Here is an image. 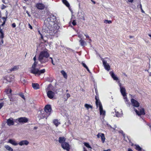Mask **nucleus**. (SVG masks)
Returning <instances> with one entry per match:
<instances>
[{
  "label": "nucleus",
  "mask_w": 151,
  "mask_h": 151,
  "mask_svg": "<svg viewBox=\"0 0 151 151\" xmlns=\"http://www.w3.org/2000/svg\"><path fill=\"white\" fill-rule=\"evenodd\" d=\"M36 7L39 9L42 10L45 8V6L42 3H38L36 4Z\"/></svg>",
  "instance_id": "9d476101"
},
{
  "label": "nucleus",
  "mask_w": 151,
  "mask_h": 151,
  "mask_svg": "<svg viewBox=\"0 0 151 151\" xmlns=\"http://www.w3.org/2000/svg\"><path fill=\"white\" fill-rule=\"evenodd\" d=\"M110 74L114 80L116 81L118 80V78L114 74L113 71H111L110 72Z\"/></svg>",
  "instance_id": "5701e85b"
},
{
  "label": "nucleus",
  "mask_w": 151,
  "mask_h": 151,
  "mask_svg": "<svg viewBox=\"0 0 151 151\" xmlns=\"http://www.w3.org/2000/svg\"><path fill=\"white\" fill-rule=\"evenodd\" d=\"M82 65L85 68H86V69L87 70L89 73H90V71L89 70V69L88 68V67L87 66V65H86V64L83 63V62H82Z\"/></svg>",
  "instance_id": "f704fd0d"
},
{
  "label": "nucleus",
  "mask_w": 151,
  "mask_h": 151,
  "mask_svg": "<svg viewBox=\"0 0 151 151\" xmlns=\"http://www.w3.org/2000/svg\"><path fill=\"white\" fill-rule=\"evenodd\" d=\"M96 136L98 138H99L101 137L102 142L103 143L104 142L105 138V137L104 134V133H99L96 135Z\"/></svg>",
  "instance_id": "1a4fd4ad"
},
{
  "label": "nucleus",
  "mask_w": 151,
  "mask_h": 151,
  "mask_svg": "<svg viewBox=\"0 0 151 151\" xmlns=\"http://www.w3.org/2000/svg\"><path fill=\"white\" fill-rule=\"evenodd\" d=\"M4 105V104L3 103H0V109H1Z\"/></svg>",
  "instance_id": "49530a36"
},
{
  "label": "nucleus",
  "mask_w": 151,
  "mask_h": 151,
  "mask_svg": "<svg viewBox=\"0 0 151 151\" xmlns=\"http://www.w3.org/2000/svg\"><path fill=\"white\" fill-rule=\"evenodd\" d=\"M3 32H4L3 31L2 29H1V27H0V33H1Z\"/></svg>",
  "instance_id": "6e6d98bb"
},
{
  "label": "nucleus",
  "mask_w": 151,
  "mask_h": 151,
  "mask_svg": "<svg viewBox=\"0 0 151 151\" xmlns=\"http://www.w3.org/2000/svg\"><path fill=\"white\" fill-rule=\"evenodd\" d=\"M84 35L86 37V38H88V39L89 38V37L88 35L84 34Z\"/></svg>",
  "instance_id": "5fc2aeb1"
},
{
  "label": "nucleus",
  "mask_w": 151,
  "mask_h": 151,
  "mask_svg": "<svg viewBox=\"0 0 151 151\" xmlns=\"http://www.w3.org/2000/svg\"><path fill=\"white\" fill-rule=\"evenodd\" d=\"M131 102L132 105L134 107H138L139 106V102L134 99H131Z\"/></svg>",
  "instance_id": "0eeeda50"
},
{
  "label": "nucleus",
  "mask_w": 151,
  "mask_h": 151,
  "mask_svg": "<svg viewBox=\"0 0 151 151\" xmlns=\"http://www.w3.org/2000/svg\"><path fill=\"white\" fill-rule=\"evenodd\" d=\"M129 37L130 38H133V37L132 36H129Z\"/></svg>",
  "instance_id": "0e129e2a"
},
{
  "label": "nucleus",
  "mask_w": 151,
  "mask_h": 151,
  "mask_svg": "<svg viewBox=\"0 0 151 151\" xmlns=\"http://www.w3.org/2000/svg\"><path fill=\"white\" fill-rule=\"evenodd\" d=\"M32 86L33 88L35 90L40 88V86L37 83H32Z\"/></svg>",
  "instance_id": "412c9836"
},
{
  "label": "nucleus",
  "mask_w": 151,
  "mask_h": 151,
  "mask_svg": "<svg viewBox=\"0 0 151 151\" xmlns=\"http://www.w3.org/2000/svg\"><path fill=\"white\" fill-rule=\"evenodd\" d=\"M119 86L120 92L123 96H126V90L124 87H122L121 86V84L120 83H119Z\"/></svg>",
  "instance_id": "9b49d317"
},
{
  "label": "nucleus",
  "mask_w": 151,
  "mask_h": 151,
  "mask_svg": "<svg viewBox=\"0 0 151 151\" xmlns=\"http://www.w3.org/2000/svg\"><path fill=\"white\" fill-rule=\"evenodd\" d=\"M33 60H34V62L32 65V66L31 68H32L35 67H37L38 63V61L37 60L36 55H35V56L33 58Z\"/></svg>",
  "instance_id": "dca6fc26"
},
{
  "label": "nucleus",
  "mask_w": 151,
  "mask_h": 151,
  "mask_svg": "<svg viewBox=\"0 0 151 151\" xmlns=\"http://www.w3.org/2000/svg\"><path fill=\"white\" fill-rule=\"evenodd\" d=\"M63 75V77L65 79L67 78V75L66 73L63 70H62L60 72Z\"/></svg>",
  "instance_id": "7c9ffc66"
},
{
  "label": "nucleus",
  "mask_w": 151,
  "mask_h": 151,
  "mask_svg": "<svg viewBox=\"0 0 151 151\" xmlns=\"http://www.w3.org/2000/svg\"><path fill=\"white\" fill-rule=\"evenodd\" d=\"M66 96L67 99L68 98L70 97V95L69 93H67L66 94Z\"/></svg>",
  "instance_id": "8fccbe9b"
},
{
  "label": "nucleus",
  "mask_w": 151,
  "mask_h": 151,
  "mask_svg": "<svg viewBox=\"0 0 151 151\" xmlns=\"http://www.w3.org/2000/svg\"><path fill=\"white\" fill-rule=\"evenodd\" d=\"M2 18L3 19H4V22L3 23L1 24L2 26H3L5 24L6 21V18H5V17H2Z\"/></svg>",
  "instance_id": "ea45409f"
},
{
  "label": "nucleus",
  "mask_w": 151,
  "mask_h": 151,
  "mask_svg": "<svg viewBox=\"0 0 151 151\" xmlns=\"http://www.w3.org/2000/svg\"><path fill=\"white\" fill-rule=\"evenodd\" d=\"M141 9V11L143 13L144 12V11L143 10L142 8V9Z\"/></svg>",
  "instance_id": "052dcab7"
},
{
  "label": "nucleus",
  "mask_w": 151,
  "mask_h": 151,
  "mask_svg": "<svg viewBox=\"0 0 151 151\" xmlns=\"http://www.w3.org/2000/svg\"><path fill=\"white\" fill-rule=\"evenodd\" d=\"M29 28H30V29H32V27L29 24Z\"/></svg>",
  "instance_id": "4d7b16f0"
},
{
  "label": "nucleus",
  "mask_w": 151,
  "mask_h": 151,
  "mask_svg": "<svg viewBox=\"0 0 151 151\" xmlns=\"http://www.w3.org/2000/svg\"><path fill=\"white\" fill-rule=\"evenodd\" d=\"M110 151V149H108L107 150H104L103 151Z\"/></svg>",
  "instance_id": "e2e57ef3"
},
{
  "label": "nucleus",
  "mask_w": 151,
  "mask_h": 151,
  "mask_svg": "<svg viewBox=\"0 0 151 151\" xmlns=\"http://www.w3.org/2000/svg\"><path fill=\"white\" fill-rule=\"evenodd\" d=\"M4 80L5 81V82L6 83H8V82H10L12 81V78L11 77V76H6L3 77Z\"/></svg>",
  "instance_id": "f8f14e48"
},
{
  "label": "nucleus",
  "mask_w": 151,
  "mask_h": 151,
  "mask_svg": "<svg viewBox=\"0 0 151 151\" xmlns=\"http://www.w3.org/2000/svg\"><path fill=\"white\" fill-rule=\"evenodd\" d=\"M137 7L140 8V9H142V5L140 3L139 5L137 6Z\"/></svg>",
  "instance_id": "3c124183"
},
{
  "label": "nucleus",
  "mask_w": 151,
  "mask_h": 151,
  "mask_svg": "<svg viewBox=\"0 0 151 151\" xmlns=\"http://www.w3.org/2000/svg\"><path fill=\"white\" fill-rule=\"evenodd\" d=\"M100 113L101 115L105 116V112L103 110L102 106H100L99 108Z\"/></svg>",
  "instance_id": "393cba45"
},
{
  "label": "nucleus",
  "mask_w": 151,
  "mask_h": 151,
  "mask_svg": "<svg viewBox=\"0 0 151 151\" xmlns=\"http://www.w3.org/2000/svg\"><path fill=\"white\" fill-rule=\"evenodd\" d=\"M96 94L95 98V100H96V104L97 107H98V106H99V108L100 106H102L101 104L99 99L98 95V94L97 92L96 91Z\"/></svg>",
  "instance_id": "423d86ee"
},
{
  "label": "nucleus",
  "mask_w": 151,
  "mask_h": 151,
  "mask_svg": "<svg viewBox=\"0 0 151 151\" xmlns=\"http://www.w3.org/2000/svg\"><path fill=\"white\" fill-rule=\"evenodd\" d=\"M41 38L42 40L41 42L42 43H44L46 42L47 41V37L46 36L43 37L42 34H41Z\"/></svg>",
  "instance_id": "4be33fe9"
},
{
  "label": "nucleus",
  "mask_w": 151,
  "mask_h": 151,
  "mask_svg": "<svg viewBox=\"0 0 151 151\" xmlns=\"http://www.w3.org/2000/svg\"><path fill=\"white\" fill-rule=\"evenodd\" d=\"M84 150L83 151H87V150H86V149H85V147L84 148Z\"/></svg>",
  "instance_id": "69168bd1"
},
{
  "label": "nucleus",
  "mask_w": 151,
  "mask_h": 151,
  "mask_svg": "<svg viewBox=\"0 0 151 151\" xmlns=\"http://www.w3.org/2000/svg\"><path fill=\"white\" fill-rule=\"evenodd\" d=\"M128 151H133L130 148H129L128 149Z\"/></svg>",
  "instance_id": "13d9d810"
},
{
  "label": "nucleus",
  "mask_w": 151,
  "mask_h": 151,
  "mask_svg": "<svg viewBox=\"0 0 151 151\" xmlns=\"http://www.w3.org/2000/svg\"><path fill=\"white\" fill-rule=\"evenodd\" d=\"M127 138L128 139L129 143H131V146H133L134 145V144L131 142V140L129 138V137L128 136L127 137Z\"/></svg>",
  "instance_id": "a19ab883"
},
{
  "label": "nucleus",
  "mask_w": 151,
  "mask_h": 151,
  "mask_svg": "<svg viewBox=\"0 0 151 151\" xmlns=\"http://www.w3.org/2000/svg\"><path fill=\"white\" fill-rule=\"evenodd\" d=\"M116 116L118 117H119L120 116L121 114H120L118 112H116Z\"/></svg>",
  "instance_id": "79ce46f5"
},
{
  "label": "nucleus",
  "mask_w": 151,
  "mask_h": 151,
  "mask_svg": "<svg viewBox=\"0 0 151 151\" xmlns=\"http://www.w3.org/2000/svg\"><path fill=\"white\" fill-rule=\"evenodd\" d=\"M45 71L46 70L45 69L40 70L39 69L37 68V67H35L31 68L30 73L36 76H40L41 74L44 73Z\"/></svg>",
  "instance_id": "7ed1b4c3"
},
{
  "label": "nucleus",
  "mask_w": 151,
  "mask_h": 151,
  "mask_svg": "<svg viewBox=\"0 0 151 151\" xmlns=\"http://www.w3.org/2000/svg\"><path fill=\"white\" fill-rule=\"evenodd\" d=\"M124 97V99L125 100L127 99V95H126V96H123Z\"/></svg>",
  "instance_id": "864d4df0"
},
{
  "label": "nucleus",
  "mask_w": 151,
  "mask_h": 151,
  "mask_svg": "<svg viewBox=\"0 0 151 151\" xmlns=\"http://www.w3.org/2000/svg\"><path fill=\"white\" fill-rule=\"evenodd\" d=\"M6 8V6L4 4H2L1 7V9H4Z\"/></svg>",
  "instance_id": "a18cd8bd"
},
{
  "label": "nucleus",
  "mask_w": 151,
  "mask_h": 151,
  "mask_svg": "<svg viewBox=\"0 0 151 151\" xmlns=\"http://www.w3.org/2000/svg\"><path fill=\"white\" fill-rule=\"evenodd\" d=\"M49 115H48L47 113L44 111L41 112V116L42 118H46L47 119Z\"/></svg>",
  "instance_id": "a211bd4d"
},
{
  "label": "nucleus",
  "mask_w": 151,
  "mask_h": 151,
  "mask_svg": "<svg viewBox=\"0 0 151 151\" xmlns=\"http://www.w3.org/2000/svg\"><path fill=\"white\" fill-rule=\"evenodd\" d=\"M104 23L106 24H111L112 23L111 20H105L104 21Z\"/></svg>",
  "instance_id": "4c0bfd02"
},
{
  "label": "nucleus",
  "mask_w": 151,
  "mask_h": 151,
  "mask_svg": "<svg viewBox=\"0 0 151 151\" xmlns=\"http://www.w3.org/2000/svg\"><path fill=\"white\" fill-rule=\"evenodd\" d=\"M133 0H128V1L130 2H132L133 1Z\"/></svg>",
  "instance_id": "680f3d73"
},
{
  "label": "nucleus",
  "mask_w": 151,
  "mask_h": 151,
  "mask_svg": "<svg viewBox=\"0 0 151 151\" xmlns=\"http://www.w3.org/2000/svg\"><path fill=\"white\" fill-rule=\"evenodd\" d=\"M134 146H135V149L138 151H141L142 148L138 145L135 144Z\"/></svg>",
  "instance_id": "c756f323"
},
{
  "label": "nucleus",
  "mask_w": 151,
  "mask_h": 151,
  "mask_svg": "<svg viewBox=\"0 0 151 151\" xmlns=\"http://www.w3.org/2000/svg\"><path fill=\"white\" fill-rule=\"evenodd\" d=\"M84 145L88 148H91V147L90 145L88 143H87L86 142L84 143Z\"/></svg>",
  "instance_id": "c9c22d12"
},
{
  "label": "nucleus",
  "mask_w": 151,
  "mask_h": 151,
  "mask_svg": "<svg viewBox=\"0 0 151 151\" xmlns=\"http://www.w3.org/2000/svg\"><path fill=\"white\" fill-rule=\"evenodd\" d=\"M12 27L14 28L16 26V24L15 23H14L12 24Z\"/></svg>",
  "instance_id": "de8ad7c7"
},
{
  "label": "nucleus",
  "mask_w": 151,
  "mask_h": 151,
  "mask_svg": "<svg viewBox=\"0 0 151 151\" xmlns=\"http://www.w3.org/2000/svg\"><path fill=\"white\" fill-rule=\"evenodd\" d=\"M66 138L64 137H61L59 138L58 141L61 145L65 142Z\"/></svg>",
  "instance_id": "aec40b11"
},
{
  "label": "nucleus",
  "mask_w": 151,
  "mask_h": 151,
  "mask_svg": "<svg viewBox=\"0 0 151 151\" xmlns=\"http://www.w3.org/2000/svg\"><path fill=\"white\" fill-rule=\"evenodd\" d=\"M19 65H15L13 67V68H12L10 70V71L11 72L14 71L16 70H17L19 69Z\"/></svg>",
  "instance_id": "c85d7f7f"
},
{
  "label": "nucleus",
  "mask_w": 151,
  "mask_h": 151,
  "mask_svg": "<svg viewBox=\"0 0 151 151\" xmlns=\"http://www.w3.org/2000/svg\"><path fill=\"white\" fill-rule=\"evenodd\" d=\"M72 24L73 26H75L76 24V20H73L72 22Z\"/></svg>",
  "instance_id": "37998d69"
},
{
  "label": "nucleus",
  "mask_w": 151,
  "mask_h": 151,
  "mask_svg": "<svg viewBox=\"0 0 151 151\" xmlns=\"http://www.w3.org/2000/svg\"><path fill=\"white\" fill-rule=\"evenodd\" d=\"M89 41H90V42H91V39L89 38Z\"/></svg>",
  "instance_id": "338daca9"
},
{
  "label": "nucleus",
  "mask_w": 151,
  "mask_h": 151,
  "mask_svg": "<svg viewBox=\"0 0 151 151\" xmlns=\"http://www.w3.org/2000/svg\"><path fill=\"white\" fill-rule=\"evenodd\" d=\"M51 110L52 108L50 105H47L45 107L44 111L47 113L48 115H50Z\"/></svg>",
  "instance_id": "39448f33"
},
{
  "label": "nucleus",
  "mask_w": 151,
  "mask_h": 151,
  "mask_svg": "<svg viewBox=\"0 0 151 151\" xmlns=\"http://www.w3.org/2000/svg\"><path fill=\"white\" fill-rule=\"evenodd\" d=\"M55 93L51 91H49L47 93V95L48 97L50 99H52L54 97Z\"/></svg>",
  "instance_id": "ddd939ff"
},
{
  "label": "nucleus",
  "mask_w": 151,
  "mask_h": 151,
  "mask_svg": "<svg viewBox=\"0 0 151 151\" xmlns=\"http://www.w3.org/2000/svg\"><path fill=\"white\" fill-rule=\"evenodd\" d=\"M85 107L88 110L90 108H91V109H92L93 106L90 105L86 104H85Z\"/></svg>",
  "instance_id": "2f4dec72"
},
{
  "label": "nucleus",
  "mask_w": 151,
  "mask_h": 151,
  "mask_svg": "<svg viewBox=\"0 0 151 151\" xmlns=\"http://www.w3.org/2000/svg\"><path fill=\"white\" fill-rule=\"evenodd\" d=\"M29 143V142L25 140L21 141L18 143V144L20 146H22L24 145H27Z\"/></svg>",
  "instance_id": "f3484780"
},
{
  "label": "nucleus",
  "mask_w": 151,
  "mask_h": 151,
  "mask_svg": "<svg viewBox=\"0 0 151 151\" xmlns=\"http://www.w3.org/2000/svg\"><path fill=\"white\" fill-rule=\"evenodd\" d=\"M38 32H39V33L41 35V34H42L40 32V31H38Z\"/></svg>",
  "instance_id": "774afa93"
},
{
  "label": "nucleus",
  "mask_w": 151,
  "mask_h": 151,
  "mask_svg": "<svg viewBox=\"0 0 151 151\" xmlns=\"http://www.w3.org/2000/svg\"><path fill=\"white\" fill-rule=\"evenodd\" d=\"M56 20V16L53 15H51L44 21V23L47 27H51L55 24Z\"/></svg>",
  "instance_id": "f03ea898"
},
{
  "label": "nucleus",
  "mask_w": 151,
  "mask_h": 151,
  "mask_svg": "<svg viewBox=\"0 0 151 151\" xmlns=\"http://www.w3.org/2000/svg\"><path fill=\"white\" fill-rule=\"evenodd\" d=\"M126 104H128L129 103V100H128V99H125L124 100Z\"/></svg>",
  "instance_id": "09e8293b"
},
{
  "label": "nucleus",
  "mask_w": 151,
  "mask_h": 151,
  "mask_svg": "<svg viewBox=\"0 0 151 151\" xmlns=\"http://www.w3.org/2000/svg\"><path fill=\"white\" fill-rule=\"evenodd\" d=\"M21 98L23 99H25V97L24 94L22 93H20L18 94Z\"/></svg>",
  "instance_id": "e433bc0d"
},
{
  "label": "nucleus",
  "mask_w": 151,
  "mask_h": 151,
  "mask_svg": "<svg viewBox=\"0 0 151 151\" xmlns=\"http://www.w3.org/2000/svg\"><path fill=\"white\" fill-rule=\"evenodd\" d=\"M81 45L83 47H85L86 45V42L82 38H81L79 41Z\"/></svg>",
  "instance_id": "b1692460"
},
{
  "label": "nucleus",
  "mask_w": 151,
  "mask_h": 151,
  "mask_svg": "<svg viewBox=\"0 0 151 151\" xmlns=\"http://www.w3.org/2000/svg\"><path fill=\"white\" fill-rule=\"evenodd\" d=\"M51 63L53 65H55V64L53 63V60H51Z\"/></svg>",
  "instance_id": "bf43d9fd"
},
{
  "label": "nucleus",
  "mask_w": 151,
  "mask_h": 151,
  "mask_svg": "<svg viewBox=\"0 0 151 151\" xmlns=\"http://www.w3.org/2000/svg\"><path fill=\"white\" fill-rule=\"evenodd\" d=\"M4 43V40L3 39H1V42H0V44L1 45H2Z\"/></svg>",
  "instance_id": "603ef678"
},
{
  "label": "nucleus",
  "mask_w": 151,
  "mask_h": 151,
  "mask_svg": "<svg viewBox=\"0 0 151 151\" xmlns=\"http://www.w3.org/2000/svg\"><path fill=\"white\" fill-rule=\"evenodd\" d=\"M103 65H104V68L106 70L108 71H109L110 70V66L107 63L106 61L103 60Z\"/></svg>",
  "instance_id": "4468645a"
},
{
  "label": "nucleus",
  "mask_w": 151,
  "mask_h": 151,
  "mask_svg": "<svg viewBox=\"0 0 151 151\" xmlns=\"http://www.w3.org/2000/svg\"><path fill=\"white\" fill-rule=\"evenodd\" d=\"M4 32L2 33H1V35L0 36V37L1 39H3V38L4 37Z\"/></svg>",
  "instance_id": "c03bdc74"
},
{
  "label": "nucleus",
  "mask_w": 151,
  "mask_h": 151,
  "mask_svg": "<svg viewBox=\"0 0 151 151\" xmlns=\"http://www.w3.org/2000/svg\"><path fill=\"white\" fill-rule=\"evenodd\" d=\"M5 147L7 150L9 151H13V149L9 146L8 145H6L5 146Z\"/></svg>",
  "instance_id": "72a5a7b5"
},
{
  "label": "nucleus",
  "mask_w": 151,
  "mask_h": 151,
  "mask_svg": "<svg viewBox=\"0 0 151 151\" xmlns=\"http://www.w3.org/2000/svg\"><path fill=\"white\" fill-rule=\"evenodd\" d=\"M8 96L11 101L13 102L16 100L15 97L13 96L12 94L9 95Z\"/></svg>",
  "instance_id": "bb28decb"
},
{
  "label": "nucleus",
  "mask_w": 151,
  "mask_h": 151,
  "mask_svg": "<svg viewBox=\"0 0 151 151\" xmlns=\"http://www.w3.org/2000/svg\"><path fill=\"white\" fill-rule=\"evenodd\" d=\"M63 3L65 4L67 7H69L70 4L66 0H63L62 1Z\"/></svg>",
  "instance_id": "473e14b6"
},
{
  "label": "nucleus",
  "mask_w": 151,
  "mask_h": 151,
  "mask_svg": "<svg viewBox=\"0 0 151 151\" xmlns=\"http://www.w3.org/2000/svg\"><path fill=\"white\" fill-rule=\"evenodd\" d=\"M140 109H138L139 111H138L136 109H134V111L137 115L138 116H140L141 115H144L145 114V113L144 109L142 108L141 107H140Z\"/></svg>",
  "instance_id": "20e7f679"
},
{
  "label": "nucleus",
  "mask_w": 151,
  "mask_h": 151,
  "mask_svg": "<svg viewBox=\"0 0 151 151\" xmlns=\"http://www.w3.org/2000/svg\"><path fill=\"white\" fill-rule=\"evenodd\" d=\"M7 123L8 125L10 126L14 124V122L12 118H10L7 120Z\"/></svg>",
  "instance_id": "6ab92c4d"
},
{
  "label": "nucleus",
  "mask_w": 151,
  "mask_h": 151,
  "mask_svg": "<svg viewBox=\"0 0 151 151\" xmlns=\"http://www.w3.org/2000/svg\"><path fill=\"white\" fill-rule=\"evenodd\" d=\"M50 54L47 49L41 51L39 54L38 60L41 64H43L47 62Z\"/></svg>",
  "instance_id": "f257e3e1"
},
{
  "label": "nucleus",
  "mask_w": 151,
  "mask_h": 151,
  "mask_svg": "<svg viewBox=\"0 0 151 151\" xmlns=\"http://www.w3.org/2000/svg\"><path fill=\"white\" fill-rule=\"evenodd\" d=\"M9 142L14 145H17L18 144V143H17L14 140L12 139H9Z\"/></svg>",
  "instance_id": "cd10ccee"
},
{
  "label": "nucleus",
  "mask_w": 151,
  "mask_h": 151,
  "mask_svg": "<svg viewBox=\"0 0 151 151\" xmlns=\"http://www.w3.org/2000/svg\"><path fill=\"white\" fill-rule=\"evenodd\" d=\"M18 121L19 122L26 123L28 122V119L25 117H20L18 119Z\"/></svg>",
  "instance_id": "2eb2a0df"
},
{
  "label": "nucleus",
  "mask_w": 151,
  "mask_h": 151,
  "mask_svg": "<svg viewBox=\"0 0 151 151\" xmlns=\"http://www.w3.org/2000/svg\"><path fill=\"white\" fill-rule=\"evenodd\" d=\"M53 123L56 127H58L60 124V123L58 122V120L57 119H54Z\"/></svg>",
  "instance_id": "a878e982"
},
{
  "label": "nucleus",
  "mask_w": 151,
  "mask_h": 151,
  "mask_svg": "<svg viewBox=\"0 0 151 151\" xmlns=\"http://www.w3.org/2000/svg\"><path fill=\"white\" fill-rule=\"evenodd\" d=\"M61 147L64 149L65 150L67 151H69L70 149V145L69 144L65 142L61 145Z\"/></svg>",
  "instance_id": "6e6552de"
},
{
  "label": "nucleus",
  "mask_w": 151,
  "mask_h": 151,
  "mask_svg": "<svg viewBox=\"0 0 151 151\" xmlns=\"http://www.w3.org/2000/svg\"><path fill=\"white\" fill-rule=\"evenodd\" d=\"M5 92L7 94L9 93H11L12 92V90L11 89H10L9 91V89H7L5 90Z\"/></svg>",
  "instance_id": "58836bf2"
}]
</instances>
